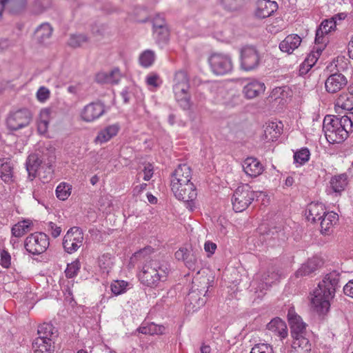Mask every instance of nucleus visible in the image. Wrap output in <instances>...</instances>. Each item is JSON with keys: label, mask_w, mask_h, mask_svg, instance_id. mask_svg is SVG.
<instances>
[{"label": "nucleus", "mask_w": 353, "mask_h": 353, "mask_svg": "<svg viewBox=\"0 0 353 353\" xmlns=\"http://www.w3.org/2000/svg\"><path fill=\"white\" fill-rule=\"evenodd\" d=\"M340 272L333 270L327 274L318 285L312 294V303L319 314L326 313L330 308V301L339 288Z\"/></svg>", "instance_id": "1"}, {"label": "nucleus", "mask_w": 353, "mask_h": 353, "mask_svg": "<svg viewBox=\"0 0 353 353\" xmlns=\"http://www.w3.org/2000/svg\"><path fill=\"white\" fill-rule=\"evenodd\" d=\"M353 130V121L348 116H327L323 121V131L327 141L330 143L343 142Z\"/></svg>", "instance_id": "2"}, {"label": "nucleus", "mask_w": 353, "mask_h": 353, "mask_svg": "<svg viewBox=\"0 0 353 353\" xmlns=\"http://www.w3.org/2000/svg\"><path fill=\"white\" fill-rule=\"evenodd\" d=\"M169 265L165 261L156 259L146 261L139 274V278L143 285L153 288L160 281H165L169 273Z\"/></svg>", "instance_id": "3"}, {"label": "nucleus", "mask_w": 353, "mask_h": 353, "mask_svg": "<svg viewBox=\"0 0 353 353\" xmlns=\"http://www.w3.org/2000/svg\"><path fill=\"white\" fill-rule=\"evenodd\" d=\"M263 194L262 192L254 191L248 184L239 185L234 192L232 203L236 212L246 210L250 205Z\"/></svg>", "instance_id": "4"}, {"label": "nucleus", "mask_w": 353, "mask_h": 353, "mask_svg": "<svg viewBox=\"0 0 353 353\" xmlns=\"http://www.w3.org/2000/svg\"><path fill=\"white\" fill-rule=\"evenodd\" d=\"M189 78L184 70H179L174 78L173 91L176 100L183 110H189L191 107Z\"/></svg>", "instance_id": "5"}, {"label": "nucleus", "mask_w": 353, "mask_h": 353, "mask_svg": "<svg viewBox=\"0 0 353 353\" xmlns=\"http://www.w3.org/2000/svg\"><path fill=\"white\" fill-rule=\"evenodd\" d=\"M49 237L44 232H34L28 236L24 241L27 252L33 255L43 253L49 247Z\"/></svg>", "instance_id": "6"}, {"label": "nucleus", "mask_w": 353, "mask_h": 353, "mask_svg": "<svg viewBox=\"0 0 353 353\" xmlns=\"http://www.w3.org/2000/svg\"><path fill=\"white\" fill-rule=\"evenodd\" d=\"M212 71L216 75H224L230 73L233 68L232 59L229 54L213 53L208 59Z\"/></svg>", "instance_id": "7"}, {"label": "nucleus", "mask_w": 353, "mask_h": 353, "mask_svg": "<svg viewBox=\"0 0 353 353\" xmlns=\"http://www.w3.org/2000/svg\"><path fill=\"white\" fill-rule=\"evenodd\" d=\"M31 119V113L28 109H20L9 114L6 125L10 130L17 131L28 126Z\"/></svg>", "instance_id": "8"}, {"label": "nucleus", "mask_w": 353, "mask_h": 353, "mask_svg": "<svg viewBox=\"0 0 353 353\" xmlns=\"http://www.w3.org/2000/svg\"><path fill=\"white\" fill-rule=\"evenodd\" d=\"M83 233L79 227H73L68 230L63 239L64 250L72 254L76 252L82 245Z\"/></svg>", "instance_id": "9"}, {"label": "nucleus", "mask_w": 353, "mask_h": 353, "mask_svg": "<svg viewBox=\"0 0 353 353\" xmlns=\"http://www.w3.org/2000/svg\"><path fill=\"white\" fill-rule=\"evenodd\" d=\"M241 68L245 71L256 68L260 63L259 52L253 46H245L241 50Z\"/></svg>", "instance_id": "10"}, {"label": "nucleus", "mask_w": 353, "mask_h": 353, "mask_svg": "<svg viewBox=\"0 0 353 353\" xmlns=\"http://www.w3.org/2000/svg\"><path fill=\"white\" fill-rule=\"evenodd\" d=\"M280 278V273L279 270L274 267H270L267 272L261 275V281L262 283H257L256 281H252V287L255 288V293H259L258 296L262 297L264 295L263 290H267L275 281H278Z\"/></svg>", "instance_id": "11"}, {"label": "nucleus", "mask_w": 353, "mask_h": 353, "mask_svg": "<svg viewBox=\"0 0 353 353\" xmlns=\"http://www.w3.org/2000/svg\"><path fill=\"white\" fill-rule=\"evenodd\" d=\"M105 105L101 101H96L86 105L81 112L83 121L92 122L101 117L105 112Z\"/></svg>", "instance_id": "12"}, {"label": "nucleus", "mask_w": 353, "mask_h": 353, "mask_svg": "<svg viewBox=\"0 0 353 353\" xmlns=\"http://www.w3.org/2000/svg\"><path fill=\"white\" fill-rule=\"evenodd\" d=\"M173 193L177 199L187 203V208L190 210H193V201L197 196L196 189L193 183H189L183 189H179V185H176L173 188Z\"/></svg>", "instance_id": "13"}, {"label": "nucleus", "mask_w": 353, "mask_h": 353, "mask_svg": "<svg viewBox=\"0 0 353 353\" xmlns=\"http://www.w3.org/2000/svg\"><path fill=\"white\" fill-rule=\"evenodd\" d=\"M288 319L292 337L306 334V324L303 322L301 317L297 315L293 309L289 310Z\"/></svg>", "instance_id": "14"}, {"label": "nucleus", "mask_w": 353, "mask_h": 353, "mask_svg": "<svg viewBox=\"0 0 353 353\" xmlns=\"http://www.w3.org/2000/svg\"><path fill=\"white\" fill-rule=\"evenodd\" d=\"M347 83V80L343 74L334 73L327 78L325 87L327 92L334 94L342 90Z\"/></svg>", "instance_id": "15"}, {"label": "nucleus", "mask_w": 353, "mask_h": 353, "mask_svg": "<svg viewBox=\"0 0 353 353\" xmlns=\"http://www.w3.org/2000/svg\"><path fill=\"white\" fill-rule=\"evenodd\" d=\"M43 161V157L38 152L28 155L26 161V169L28 172L29 181H32L37 176V172Z\"/></svg>", "instance_id": "16"}, {"label": "nucleus", "mask_w": 353, "mask_h": 353, "mask_svg": "<svg viewBox=\"0 0 353 353\" xmlns=\"http://www.w3.org/2000/svg\"><path fill=\"white\" fill-rule=\"evenodd\" d=\"M278 9L276 1L260 0L256 3L255 16L259 19H265L271 16Z\"/></svg>", "instance_id": "17"}, {"label": "nucleus", "mask_w": 353, "mask_h": 353, "mask_svg": "<svg viewBox=\"0 0 353 353\" xmlns=\"http://www.w3.org/2000/svg\"><path fill=\"white\" fill-rule=\"evenodd\" d=\"M265 90L264 83L253 79L244 85L243 93L247 99H254L262 94Z\"/></svg>", "instance_id": "18"}, {"label": "nucleus", "mask_w": 353, "mask_h": 353, "mask_svg": "<svg viewBox=\"0 0 353 353\" xmlns=\"http://www.w3.org/2000/svg\"><path fill=\"white\" fill-rule=\"evenodd\" d=\"M323 265L322 260L319 257L309 259L295 272L296 277L310 275Z\"/></svg>", "instance_id": "19"}, {"label": "nucleus", "mask_w": 353, "mask_h": 353, "mask_svg": "<svg viewBox=\"0 0 353 353\" xmlns=\"http://www.w3.org/2000/svg\"><path fill=\"white\" fill-rule=\"evenodd\" d=\"M336 28V21L334 19L323 20L317 30H316L315 43L323 44L325 43L324 35L334 30Z\"/></svg>", "instance_id": "20"}, {"label": "nucleus", "mask_w": 353, "mask_h": 353, "mask_svg": "<svg viewBox=\"0 0 353 353\" xmlns=\"http://www.w3.org/2000/svg\"><path fill=\"white\" fill-rule=\"evenodd\" d=\"M243 171L251 177H256L262 174L263 166L256 158L248 157L243 163Z\"/></svg>", "instance_id": "21"}, {"label": "nucleus", "mask_w": 353, "mask_h": 353, "mask_svg": "<svg viewBox=\"0 0 353 353\" xmlns=\"http://www.w3.org/2000/svg\"><path fill=\"white\" fill-rule=\"evenodd\" d=\"M267 330L273 332L282 340L288 336L286 323L279 317H275L266 325Z\"/></svg>", "instance_id": "22"}, {"label": "nucleus", "mask_w": 353, "mask_h": 353, "mask_svg": "<svg viewBox=\"0 0 353 353\" xmlns=\"http://www.w3.org/2000/svg\"><path fill=\"white\" fill-rule=\"evenodd\" d=\"M326 212L325 206L321 203H311L306 210V216L308 221L316 222L319 221Z\"/></svg>", "instance_id": "23"}, {"label": "nucleus", "mask_w": 353, "mask_h": 353, "mask_svg": "<svg viewBox=\"0 0 353 353\" xmlns=\"http://www.w3.org/2000/svg\"><path fill=\"white\" fill-rule=\"evenodd\" d=\"M205 294L203 293V290L192 289L188 293L185 301L186 303H189L190 305H192V309L196 310L198 308L203 306L206 303V299L205 298Z\"/></svg>", "instance_id": "24"}, {"label": "nucleus", "mask_w": 353, "mask_h": 353, "mask_svg": "<svg viewBox=\"0 0 353 353\" xmlns=\"http://www.w3.org/2000/svg\"><path fill=\"white\" fill-rule=\"evenodd\" d=\"M27 0H0L1 11L8 9L12 14H18L26 8Z\"/></svg>", "instance_id": "25"}, {"label": "nucleus", "mask_w": 353, "mask_h": 353, "mask_svg": "<svg viewBox=\"0 0 353 353\" xmlns=\"http://www.w3.org/2000/svg\"><path fill=\"white\" fill-rule=\"evenodd\" d=\"M301 43V38L298 34H290L287 36L279 44L281 51L291 54Z\"/></svg>", "instance_id": "26"}, {"label": "nucleus", "mask_w": 353, "mask_h": 353, "mask_svg": "<svg viewBox=\"0 0 353 353\" xmlns=\"http://www.w3.org/2000/svg\"><path fill=\"white\" fill-rule=\"evenodd\" d=\"M200 254L201 251L197 249H188L184 264L190 270L195 271L200 268Z\"/></svg>", "instance_id": "27"}, {"label": "nucleus", "mask_w": 353, "mask_h": 353, "mask_svg": "<svg viewBox=\"0 0 353 353\" xmlns=\"http://www.w3.org/2000/svg\"><path fill=\"white\" fill-rule=\"evenodd\" d=\"M191 179L192 174L190 167L184 163L178 165L174 172L172 174L171 179L174 180V181H177V183H179L180 181L185 183L190 182Z\"/></svg>", "instance_id": "28"}, {"label": "nucleus", "mask_w": 353, "mask_h": 353, "mask_svg": "<svg viewBox=\"0 0 353 353\" xmlns=\"http://www.w3.org/2000/svg\"><path fill=\"white\" fill-rule=\"evenodd\" d=\"M323 49L317 48L316 52H312L301 64L299 72L301 74H305L314 65L319 59Z\"/></svg>", "instance_id": "29"}, {"label": "nucleus", "mask_w": 353, "mask_h": 353, "mask_svg": "<svg viewBox=\"0 0 353 353\" xmlns=\"http://www.w3.org/2000/svg\"><path fill=\"white\" fill-rule=\"evenodd\" d=\"M52 343V340L37 338L32 343L33 351L34 353H52L54 350V347Z\"/></svg>", "instance_id": "30"}, {"label": "nucleus", "mask_w": 353, "mask_h": 353, "mask_svg": "<svg viewBox=\"0 0 353 353\" xmlns=\"http://www.w3.org/2000/svg\"><path fill=\"white\" fill-rule=\"evenodd\" d=\"M53 30L52 26L49 23L45 22L39 26L34 32L38 42L45 43L52 37Z\"/></svg>", "instance_id": "31"}, {"label": "nucleus", "mask_w": 353, "mask_h": 353, "mask_svg": "<svg viewBox=\"0 0 353 353\" xmlns=\"http://www.w3.org/2000/svg\"><path fill=\"white\" fill-rule=\"evenodd\" d=\"M0 176L6 183H11L14 181L13 165L10 161H0Z\"/></svg>", "instance_id": "32"}, {"label": "nucleus", "mask_w": 353, "mask_h": 353, "mask_svg": "<svg viewBox=\"0 0 353 353\" xmlns=\"http://www.w3.org/2000/svg\"><path fill=\"white\" fill-rule=\"evenodd\" d=\"M119 129L120 125L119 123L108 125L99 132L96 141L100 143L107 142L117 134Z\"/></svg>", "instance_id": "33"}, {"label": "nucleus", "mask_w": 353, "mask_h": 353, "mask_svg": "<svg viewBox=\"0 0 353 353\" xmlns=\"http://www.w3.org/2000/svg\"><path fill=\"white\" fill-rule=\"evenodd\" d=\"M339 216L334 212H326L325 215L320 219L321 228L323 233H327L330 229L336 224Z\"/></svg>", "instance_id": "34"}, {"label": "nucleus", "mask_w": 353, "mask_h": 353, "mask_svg": "<svg viewBox=\"0 0 353 353\" xmlns=\"http://www.w3.org/2000/svg\"><path fill=\"white\" fill-rule=\"evenodd\" d=\"M348 176L346 173L335 175L330 180V185L335 192L343 191L348 183Z\"/></svg>", "instance_id": "35"}, {"label": "nucleus", "mask_w": 353, "mask_h": 353, "mask_svg": "<svg viewBox=\"0 0 353 353\" xmlns=\"http://www.w3.org/2000/svg\"><path fill=\"white\" fill-rule=\"evenodd\" d=\"M282 132V126H279L275 122H269L266 123L264 130V134L267 139L274 140L279 137V136L281 134Z\"/></svg>", "instance_id": "36"}, {"label": "nucleus", "mask_w": 353, "mask_h": 353, "mask_svg": "<svg viewBox=\"0 0 353 353\" xmlns=\"http://www.w3.org/2000/svg\"><path fill=\"white\" fill-rule=\"evenodd\" d=\"M152 30L154 37L158 45L163 46L168 43L170 39V30L168 26H163Z\"/></svg>", "instance_id": "37"}, {"label": "nucleus", "mask_w": 353, "mask_h": 353, "mask_svg": "<svg viewBox=\"0 0 353 353\" xmlns=\"http://www.w3.org/2000/svg\"><path fill=\"white\" fill-rule=\"evenodd\" d=\"M138 332L143 334H163L165 333V327L163 325H157L154 323L142 325L137 329Z\"/></svg>", "instance_id": "38"}, {"label": "nucleus", "mask_w": 353, "mask_h": 353, "mask_svg": "<svg viewBox=\"0 0 353 353\" xmlns=\"http://www.w3.org/2000/svg\"><path fill=\"white\" fill-rule=\"evenodd\" d=\"M54 327L50 323H44L38 327L37 334L39 336L37 338H42V339L53 340L54 337L56 336L55 332H54Z\"/></svg>", "instance_id": "39"}, {"label": "nucleus", "mask_w": 353, "mask_h": 353, "mask_svg": "<svg viewBox=\"0 0 353 353\" xmlns=\"http://www.w3.org/2000/svg\"><path fill=\"white\" fill-rule=\"evenodd\" d=\"M335 106L348 111L353 110V95L341 94L336 99Z\"/></svg>", "instance_id": "40"}, {"label": "nucleus", "mask_w": 353, "mask_h": 353, "mask_svg": "<svg viewBox=\"0 0 353 353\" xmlns=\"http://www.w3.org/2000/svg\"><path fill=\"white\" fill-rule=\"evenodd\" d=\"M292 347L294 349L300 348L303 353H307L311 350V343L306 337V334L300 335L298 337H292Z\"/></svg>", "instance_id": "41"}, {"label": "nucleus", "mask_w": 353, "mask_h": 353, "mask_svg": "<svg viewBox=\"0 0 353 353\" xmlns=\"http://www.w3.org/2000/svg\"><path fill=\"white\" fill-rule=\"evenodd\" d=\"M30 227L31 222L29 220L19 221L12 228V234L16 237H21L30 231Z\"/></svg>", "instance_id": "42"}, {"label": "nucleus", "mask_w": 353, "mask_h": 353, "mask_svg": "<svg viewBox=\"0 0 353 353\" xmlns=\"http://www.w3.org/2000/svg\"><path fill=\"white\" fill-rule=\"evenodd\" d=\"M155 60V53L151 50H145L143 51L139 57V61L141 66L143 68H148L151 66Z\"/></svg>", "instance_id": "43"}, {"label": "nucleus", "mask_w": 353, "mask_h": 353, "mask_svg": "<svg viewBox=\"0 0 353 353\" xmlns=\"http://www.w3.org/2000/svg\"><path fill=\"white\" fill-rule=\"evenodd\" d=\"M88 41V37L84 34H73L70 36L68 44L69 46L76 48L81 47Z\"/></svg>", "instance_id": "44"}, {"label": "nucleus", "mask_w": 353, "mask_h": 353, "mask_svg": "<svg viewBox=\"0 0 353 353\" xmlns=\"http://www.w3.org/2000/svg\"><path fill=\"white\" fill-rule=\"evenodd\" d=\"M72 186L67 183H61L56 188V196L61 201H65L71 194Z\"/></svg>", "instance_id": "45"}, {"label": "nucleus", "mask_w": 353, "mask_h": 353, "mask_svg": "<svg viewBox=\"0 0 353 353\" xmlns=\"http://www.w3.org/2000/svg\"><path fill=\"white\" fill-rule=\"evenodd\" d=\"M310 152L307 148H303L294 154V162L299 165H303L310 159Z\"/></svg>", "instance_id": "46"}, {"label": "nucleus", "mask_w": 353, "mask_h": 353, "mask_svg": "<svg viewBox=\"0 0 353 353\" xmlns=\"http://www.w3.org/2000/svg\"><path fill=\"white\" fill-rule=\"evenodd\" d=\"M41 119L37 123V130L40 134H45L48 128V116L49 111L48 110H43L41 112Z\"/></svg>", "instance_id": "47"}, {"label": "nucleus", "mask_w": 353, "mask_h": 353, "mask_svg": "<svg viewBox=\"0 0 353 353\" xmlns=\"http://www.w3.org/2000/svg\"><path fill=\"white\" fill-rule=\"evenodd\" d=\"M51 5V0H35L32 8V12L35 14H40L50 8Z\"/></svg>", "instance_id": "48"}, {"label": "nucleus", "mask_w": 353, "mask_h": 353, "mask_svg": "<svg viewBox=\"0 0 353 353\" xmlns=\"http://www.w3.org/2000/svg\"><path fill=\"white\" fill-rule=\"evenodd\" d=\"M128 282L123 280L114 281L110 285L112 292L115 295H120L126 292Z\"/></svg>", "instance_id": "49"}, {"label": "nucleus", "mask_w": 353, "mask_h": 353, "mask_svg": "<svg viewBox=\"0 0 353 353\" xmlns=\"http://www.w3.org/2000/svg\"><path fill=\"white\" fill-rule=\"evenodd\" d=\"M223 8L229 11H236L240 9L243 0H219Z\"/></svg>", "instance_id": "50"}, {"label": "nucleus", "mask_w": 353, "mask_h": 353, "mask_svg": "<svg viewBox=\"0 0 353 353\" xmlns=\"http://www.w3.org/2000/svg\"><path fill=\"white\" fill-rule=\"evenodd\" d=\"M250 353H274V350L270 344L258 343L254 345Z\"/></svg>", "instance_id": "51"}, {"label": "nucleus", "mask_w": 353, "mask_h": 353, "mask_svg": "<svg viewBox=\"0 0 353 353\" xmlns=\"http://www.w3.org/2000/svg\"><path fill=\"white\" fill-rule=\"evenodd\" d=\"M80 269V263L79 261H74L68 264L65 270V276L68 278H73L75 276Z\"/></svg>", "instance_id": "52"}, {"label": "nucleus", "mask_w": 353, "mask_h": 353, "mask_svg": "<svg viewBox=\"0 0 353 353\" xmlns=\"http://www.w3.org/2000/svg\"><path fill=\"white\" fill-rule=\"evenodd\" d=\"M47 230L53 238L58 237L61 233V227L58 226L56 223L50 221L47 224Z\"/></svg>", "instance_id": "53"}, {"label": "nucleus", "mask_w": 353, "mask_h": 353, "mask_svg": "<svg viewBox=\"0 0 353 353\" xmlns=\"http://www.w3.org/2000/svg\"><path fill=\"white\" fill-rule=\"evenodd\" d=\"M168 26L164 17L162 14H157L152 20V30Z\"/></svg>", "instance_id": "54"}, {"label": "nucleus", "mask_w": 353, "mask_h": 353, "mask_svg": "<svg viewBox=\"0 0 353 353\" xmlns=\"http://www.w3.org/2000/svg\"><path fill=\"white\" fill-rule=\"evenodd\" d=\"M0 264L5 268H8L10 267L11 256L10 253L5 250H3L1 252Z\"/></svg>", "instance_id": "55"}, {"label": "nucleus", "mask_w": 353, "mask_h": 353, "mask_svg": "<svg viewBox=\"0 0 353 353\" xmlns=\"http://www.w3.org/2000/svg\"><path fill=\"white\" fill-rule=\"evenodd\" d=\"M112 264L111 254L106 253L99 258V265L101 268H109Z\"/></svg>", "instance_id": "56"}, {"label": "nucleus", "mask_w": 353, "mask_h": 353, "mask_svg": "<svg viewBox=\"0 0 353 353\" xmlns=\"http://www.w3.org/2000/svg\"><path fill=\"white\" fill-rule=\"evenodd\" d=\"M108 79H110V82L108 83L110 84H117L121 79V73L118 68H114L110 72H108Z\"/></svg>", "instance_id": "57"}, {"label": "nucleus", "mask_w": 353, "mask_h": 353, "mask_svg": "<svg viewBox=\"0 0 353 353\" xmlns=\"http://www.w3.org/2000/svg\"><path fill=\"white\" fill-rule=\"evenodd\" d=\"M50 97V90L46 87H41L37 92V98L41 102L46 101Z\"/></svg>", "instance_id": "58"}, {"label": "nucleus", "mask_w": 353, "mask_h": 353, "mask_svg": "<svg viewBox=\"0 0 353 353\" xmlns=\"http://www.w3.org/2000/svg\"><path fill=\"white\" fill-rule=\"evenodd\" d=\"M151 252L152 248L150 247H147L135 252L134 254V258L138 260H141L145 259L148 255L150 254Z\"/></svg>", "instance_id": "59"}, {"label": "nucleus", "mask_w": 353, "mask_h": 353, "mask_svg": "<svg viewBox=\"0 0 353 353\" xmlns=\"http://www.w3.org/2000/svg\"><path fill=\"white\" fill-rule=\"evenodd\" d=\"M95 80L97 83L101 84L108 83L110 82V79L108 77V72H101L97 74Z\"/></svg>", "instance_id": "60"}, {"label": "nucleus", "mask_w": 353, "mask_h": 353, "mask_svg": "<svg viewBox=\"0 0 353 353\" xmlns=\"http://www.w3.org/2000/svg\"><path fill=\"white\" fill-rule=\"evenodd\" d=\"M216 249V244L212 241H208L204 244V250L208 253V256L213 254Z\"/></svg>", "instance_id": "61"}, {"label": "nucleus", "mask_w": 353, "mask_h": 353, "mask_svg": "<svg viewBox=\"0 0 353 353\" xmlns=\"http://www.w3.org/2000/svg\"><path fill=\"white\" fill-rule=\"evenodd\" d=\"M188 251V249L186 248H180L175 252V258L178 261H182L184 263Z\"/></svg>", "instance_id": "62"}, {"label": "nucleus", "mask_w": 353, "mask_h": 353, "mask_svg": "<svg viewBox=\"0 0 353 353\" xmlns=\"http://www.w3.org/2000/svg\"><path fill=\"white\" fill-rule=\"evenodd\" d=\"M144 176L143 179L145 181H149L153 174V167L151 164H148V165L145 166L144 170Z\"/></svg>", "instance_id": "63"}, {"label": "nucleus", "mask_w": 353, "mask_h": 353, "mask_svg": "<svg viewBox=\"0 0 353 353\" xmlns=\"http://www.w3.org/2000/svg\"><path fill=\"white\" fill-rule=\"evenodd\" d=\"M343 292L345 295L353 298V279L349 281L343 287Z\"/></svg>", "instance_id": "64"}]
</instances>
